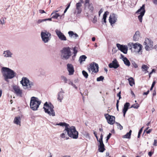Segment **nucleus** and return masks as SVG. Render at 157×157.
<instances>
[{"instance_id":"1","label":"nucleus","mask_w":157,"mask_h":157,"mask_svg":"<svg viewBox=\"0 0 157 157\" xmlns=\"http://www.w3.org/2000/svg\"><path fill=\"white\" fill-rule=\"evenodd\" d=\"M2 70L4 79L7 82H9V79L13 78L16 75V73L13 71L8 67H2Z\"/></svg>"},{"instance_id":"2","label":"nucleus","mask_w":157,"mask_h":157,"mask_svg":"<svg viewBox=\"0 0 157 157\" xmlns=\"http://www.w3.org/2000/svg\"><path fill=\"white\" fill-rule=\"evenodd\" d=\"M67 132V134L69 137L74 139H76L78 138V132L76 130L75 127L74 126H70L64 132Z\"/></svg>"},{"instance_id":"3","label":"nucleus","mask_w":157,"mask_h":157,"mask_svg":"<svg viewBox=\"0 0 157 157\" xmlns=\"http://www.w3.org/2000/svg\"><path fill=\"white\" fill-rule=\"evenodd\" d=\"M60 52L61 58L63 60L68 59L72 55L71 48L69 47L63 48Z\"/></svg>"},{"instance_id":"4","label":"nucleus","mask_w":157,"mask_h":157,"mask_svg":"<svg viewBox=\"0 0 157 157\" xmlns=\"http://www.w3.org/2000/svg\"><path fill=\"white\" fill-rule=\"evenodd\" d=\"M54 108L53 105L51 102L48 103L47 102H46L44 104L43 108L45 112L49 115L53 117L55 116V112L53 109Z\"/></svg>"},{"instance_id":"5","label":"nucleus","mask_w":157,"mask_h":157,"mask_svg":"<svg viewBox=\"0 0 157 157\" xmlns=\"http://www.w3.org/2000/svg\"><path fill=\"white\" fill-rule=\"evenodd\" d=\"M41 102V101H39L38 98L34 97H31L30 102V108L33 110H37Z\"/></svg>"},{"instance_id":"6","label":"nucleus","mask_w":157,"mask_h":157,"mask_svg":"<svg viewBox=\"0 0 157 157\" xmlns=\"http://www.w3.org/2000/svg\"><path fill=\"white\" fill-rule=\"evenodd\" d=\"M20 82L24 89L29 90L31 89V87L34 85L33 82L30 81L26 77H23Z\"/></svg>"},{"instance_id":"7","label":"nucleus","mask_w":157,"mask_h":157,"mask_svg":"<svg viewBox=\"0 0 157 157\" xmlns=\"http://www.w3.org/2000/svg\"><path fill=\"white\" fill-rule=\"evenodd\" d=\"M40 35L42 40L44 43H48L51 38V33L46 30L44 32H41Z\"/></svg>"},{"instance_id":"8","label":"nucleus","mask_w":157,"mask_h":157,"mask_svg":"<svg viewBox=\"0 0 157 157\" xmlns=\"http://www.w3.org/2000/svg\"><path fill=\"white\" fill-rule=\"evenodd\" d=\"M145 12V5L143 4L136 12V13H138L140 14L138 16V18L140 22H142V18Z\"/></svg>"},{"instance_id":"9","label":"nucleus","mask_w":157,"mask_h":157,"mask_svg":"<svg viewBox=\"0 0 157 157\" xmlns=\"http://www.w3.org/2000/svg\"><path fill=\"white\" fill-rule=\"evenodd\" d=\"M144 45H146L144 48L147 51H149L153 48V42L151 41L150 39L146 38Z\"/></svg>"},{"instance_id":"10","label":"nucleus","mask_w":157,"mask_h":157,"mask_svg":"<svg viewBox=\"0 0 157 157\" xmlns=\"http://www.w3.org/2000/svg\"><path fill=\"white\" fill-rule=\"evenodd\" d=\"M116 46L118 49L124 54H126L127 53L128 48L126 45H121L119 44H117Z\"/></svg>"},{"instance_id":"11","label":"nucleus","mask_w":157,"mask_h":157,"mask_svg":"<svg viewBox=\"0 0 157 157\" xmlns=\"http://www.w3.org/2000/svg\"><path fill=\"white\" fill-rule=\"evenodd\" d=\"M129 45H133V48L136 52H139L142 50V46L141 44H139L137 43L134 44L132 43H129Z\"/></svg>"},{"instance_id":"12","label":"nucleus","mask_w":157,"mask_h":157,"mask_svg":"<svg viewBox=\"0 0 157 157\" xmlns=\"http://www.w3.org/2000/svg\"><path fill=\"white\" fill-rule=\"evenodd\" d=\"M90 67L92 72L96 73L98 71L99 67L97 63L95 62L92 63L90 64Z\"/></svg>"},{"instance_id":"13","label":"nucleus","mask_w":157,"mask_h":157,"mask_svg":"<svg viewBox=\"0 0 157 157\" xmlns=\"http://www.w3.org/2000/svg\"><path fill=\"white\" fill-rule=\"evenodd\" d=\"M117 15L113 13L110 14L109 17V21L111 25L117 21Z\"/></svg>"},{"instance_id":"14","label":"nucleus","mask_w":157,"mask_h":157,"mask_svg":"<svg viewBox=\"0 0 157 157\" xmlns=\"http://www.w3.org/2000/svg\"><path fill=\"white\" fill-rule=\"evenodd\" d=\"M84 6L85 8H87L90 11V12H93L94 10V7L92 4L90 2L89 0H85Z\"/></svg>"},{"instance_id":"15","label":"nucleus","mask_w":157,"mask_h":157,"mask_svg":"<svg viewBox=\"0 0 157 157\" xmlns=\"http://www.w3.org/2000/svg\"><path fill=\"white\" fill-rule=\"evenodd\" d=\"M55 32L59 38L61 40L65 41L67 38L65 35L60 30L56 29Z\"/></svg>"},{"instance_id":"16","label":"nucleus","mask_w":157,"mask_h":157,"mask_svg":"<svg viewBox=\"0 0 157 157\" xmlns=\"http://www.w3.org/2000/svg\"><path fill=\"white\" fill-rule=\"evenodd\" d=\"M13 88L14 90V93L18 96L22 97V90H20V88L17 86H14Z\"/></svg>"},{"instance_id":"17","label":"nucleus","mask_w":157,"mask_h":157,"mask_svg":"<svg viewBox=\"0 0 157 157\" xmlns=\"http://www.w3.org/2000/svg\"><path fill=\"white\" fill-rule=\"evenodd\" d=\"M119 65L117 60L116 59H114L112 62L109 64V67L110 68H113L116 69L119 67Z\"/></svg>"},{"instance_id":"18","label":"nucleus","mask_w":157,"mask_h":157,"mask_svg":"<svg viewBox=\"0 0 157 157\" xmlns=\"http://www.w3.org/2000/svg\"><path fill=\"white\" fill-rule=\"evenodd\" d=\"M67 69L69 72V75H72L74 72V69L73 65L70 63H68L67 64Z\"/></svg>"},{"instance_id":"19","label":"nucleus","mask_w":157,"mask_h":157,"mask_svg":"<svg viewBox=\"0 0 157 157\" xmlns=\"http://www.w3.org/2000/svg\"><path fill=\"white\" fill-rule=\"evenodd\" d=\"M82 5L80 2L77 3L76 5V8L75 10V13L79 14L82 12V8H81Z\"/></svg>"},{"instance_id":"20","label":"nucleus","mask_w":157,"mask_h":157,"mask_svg":"<svg viewBox=\"0 0 157 157\" xmlns=\"http://www.w3.org/2000/svg\"><path fill=\"white\" fill-rule=\"evenodd\" d=\"M98 150L100 152H103L105 150V145L103 142H99L98 145Z\"/></svg>"},{"instance_id":"21","label":"nucleus","mask_w":157,"mask_h":157,"mask_svg":"<svg viewBox=\"0 0 157 157\" xmlns=\"http://www.w3.org/2000/svg\"><path fill=\"white\" fill-rule=\"evenodd\" d=\"M130 105V104L128 102H126L124 105V108L123 109V116L125 117V114L126 112L128 110V107Z\"/></svg>"},{"instance_id":"22","label":"nucleus","mask_w":157,"mask_h":157,"mask_svg":"<svg viewBox=\"0 0 157 157\" xmlns=\"http://www.w3.org/2000/svg\"><path fill=\"white\" fill-rule=\"evenodd\" d=\"M56 125H59L61 126H64L65 129L63 130V132H64L67 130V129L68 127L70 126L69 124H68L66 123L65 122H61L59 123H56Z\"/></svg>"},{"instance_id":"23","label":"nucleus","mask_w":157,"mask_h":157,"mask_svg":"<svg viewBox=\"0 0 157 157\" xmlns=\"http://www.w3.org/2000/svg\"><path fill=\"white\" fill-rule=\"evenodd\" d=\"M63 98V92H59L57 94V100L60 102H62Z\"/></svg>"},{"instance_id":"24","label":"nucleus","mask_w":157,"mask_h":157,"mask_svg":"<svg viewBox=\"0 0 157 157\" xmlns=\"http://www.w3.org/2000/svg\"><path fill=\"white\" fill-rule=\"evenodd\" d=\"M3 54L4 55V56L6 57H11L13 55L12 53L9 50L4 51Z\"/></svg>"},{"instance_id":"25","label":"nucleus","mask_w":157,"mask_h":157,"mask_svg":"<svg viewBox=\"0 0 157 157\" xmlns=\"http://www.w3.org/2000/svg\"><path fill=\"white\" fill-rule=\"evenodd\" d=\"M140 32L139 31H137L136 32L135 34L133 36V40L135 41L138 40L140 37Z\"/></svg>"},{"instance_id":"26","label":"nucleus","mask_w":157,"mask_h":157,"mask_svg":"<svg viewBox=\"0 0 157 157\" xmlns=\"http://www.w3.org/2000/svg\"><path fill=\"white\" fill-rule=\"evenodd\" d=\"M73 53L74 54L72 56V60H74L75 59V58L77 53L78 52V48L76 47H75L73 48Z\"/></svg>"},{"instance_id":"27","label":"nucleus","mask_w":157,"mask_h":157,"mask_svg":"<svg viewBox=\"0 0 157 157\" xmlns=\"http://www.w3.org/2000/svg\"><path fill=\"white\" fill-rule=\"evenodd\" d=\"M108 123L110 124L113 125L114 123H115V118H106Z\"/></svg>"},{"instance_id":"28","label":"nucleus","mask_w":157,"mask_h":157,"mask_svg":"<svg viewBox=\"0 0 157 157\" xmlns=\"http://www.w3.org/2000/svg\"><path fill=\"white\" fill-rule=\"evenodd\" d=\"M132 132V130H130L125 135L123 136V137L127 139H130L131 137Z\"/></svg>"},{"instance_id":"29","label":"nucleus","mask_w":157,"mask_h":157,"mask_svg":"<svg viewBox=\"0 0 157 157\" xmlns=\"http://www.w3.org/2000/svg\"><path fill=\"white\" fill-rule=\"evenodd\" d=\"M128 80L129 82L130 85L132 86H133V85L135 84V82L134 78L132 77H130L128 79Z\"/></svg>"},{"instance_id":"30","label":"nucleus","mask_w":157,"mask_h":157,"mask_svg":"<svg viewBox=\"0 0 157 157\" xmlns=\"http://www.w3.org/2000/svg\"><path fill=\"white\" fill-rule=\"evenodd\" d=\"M86 58L85 55H82L79 57L78 61L81 63L82 62L85 61Z\"/></svg>"},{"instance_id":"31","label":"nucleus","mask_w":157,"mask_h":157,"mask_svg":"<svg viewBox=\"0 0 157 157\" xmlns=\"http://www.w3.org/2000/svg\"><path fill=\"white\" fill-rule=\"evenodd\" d=\"M21 118H14L13 121L14 123L21 126Z\"/></svg>"},{"instance_id":"32","label":"nucleus","mask_w":157,"mask_h":157,"mask_svg":"<svg viewBox=\"0 0 157 157\" xmlns=\"http://www.w3.org/2000/svg\"><path fill=\"white\" fill-rule=\"evenodd\" d=\"M123 62L124 64L128 67H129L130 65V63L126 57H125L124 59Z\"/></svg>"},{"instance_id":"33","label":"nucleus","mask_w":157,"mask_h":157,"mask_svg":"<svg viewBox=\"0 0 157 157\" xmlns=\"http://www.w3.org/2000/svg\"><path fill=\"white\" fill-rule=\"evenodd\" d=\"M51 15L52 16V18L55 19H57L58 17L60 16V15L59 13L52 12Z\"/></svg>"},{"instance_id":"34","label":"nucleus","mask_w":157,"mask_h":157,"mask_svg":"<svg viewBox=\"0 0 157 157\" xmlns=\"http://www.w3.org/2000/svg\"><path fill=\"white\" fill-rule=\"evenodd\" d=\"M68 83L69 85H71L73 87L75 88V89H77V87L76 86V85L75 84H74L73 83V82L71 81L70 80H68Z\"/></svg>"},{"instance_id":"35","label":"nucleus","mask_w":157,"mask_h":157,"mask_svg":"<svg viewBox=\"0 0 157 157\" xmlns=\"http://www.w3.org/2000/svg\"><path fill=\"white\" fill-rule=\"evenodd\" d=\"M106 12H105L103 15V17L102 18V21L105 23H106V18L107 17V14Z\"/></svg>"},{"instance_id":"36","label":"nucleus","mask_w":157,"mask_h":157,"mask_svg":"<svg viewBox=\"0 0 157 157\" xmlns=\"http://www.w3.org/2000/svg\"><path fill=\"white\" fill-rule=\"evenodd\" d=\"M149 68L146 65L144 64L142 66V68L143 69V71H147V70Z\"/></svg>"},{"instance_id":"37","label":"nucleus","mask_w":157,"mask_h":157,"mask_svg":"<svg viewBox=\"0 0 157 157\" xmlns=\"http://www.w3.org/2000/svg\"><path fill=\"white\" fill-rule=\"evenodd\" d=\"M82 74L86 78H87L88 77V75L87 73L85 71L83 70L82 71Z\"/></svg>"},{"instance_id":"38","label":"nucleus","mask_w":157,"mask_h":157,"mask_svg":"<svg viewBox=\"0 0 157 157\" xmlns=\"http://www.w3.org/2000/svg\"><path fill=\"white\" fill-rule=\"evenodd\" d=\"M61 78L63 80L65 83H68V80L67 79V78L65 76H61Z\"/></svg>"},{"instance_id":"39","label":"nucleus","mask_w":157,"mask_h":157,"mask_svg":"<svg viewBox=\"0 0 157 157\" xmlns=\"http://www.w3.org/2000/svg\"><path fill=\"white\" fill-rule=\"evenodd\" d=\"M143 128H144V127H143L139 130V132H138V136H137L138 138H139L140 137V136L142 132Z\"/></svg>"},{"instance_id":"40","label":"nucleus","mask_w":157,"mask_h":157,"mask_svg":"<svg viewBox=\"0 0 157 157\" xmlns=\"http://www.w3.org/2000/svg\"><path fill=\"white\" fill-rule=\"evenodd\" d=\"M139 106L138 104L136 103L132 105L130 108H134L135 109H137L139 107Z\"/></svg>"},{"instance_id":"41","label":"nucleus","mask_w":157,"mask_h":157,"mask_svg":"<svg viewBox=\"0 0 157 157\" xmlns=\"http://www.w3.org/2000/svg\"><path fill=\"white\" fill-rule=\"evenodd\" d=\"M74 33H74L73 31H70L68 32V34H69V36L71 37H74Z\"/></svg>"},{"instance_id":"42","label":"nucleus","mask_w":157,"mask_h":157,"mask_svg":"<svg viewBox=\"0 0 157 157\" xmlns=\"http://www.w3.org/2000/svg\"><path fill=\"white\" fill-rule=\"evenodd\" d=\"M104 79V77L102 76H100L97 78V81L98 82L102 81Z\"/></svg>"},{"instance_id":"43","label":"nucleus","mask_w":157,"mask_h":157,"mask_svg":"<svg viewBox=\"0 0 157 157\" xmlns=\"http://www.w3.org/2000/svg\"><path fill=\"white\" fill-rule=\"evenodd\" d=\"M115 124H117V126L119 127V128L120 130H121L123 129V126L121 125V124L119 123H118L117 122H115Z\"/></svg>"},{"instance_id":"44","label":"nucleus","mask_w":157,"mask_h":157,"mask_svg":"<svg viewBox=\"0 0 157 157\" xmlns=\"http://www.w3.org/2000/svg\"><path fill=\"white\" fill-rule=\"evenodd\" d=\"M105 118H115V117L113 116H110L108 114H105Z\"/></svg>"},{"instance_id":"45","label":"nucleus","mask_w":157,"mask_h":157,"mask_svg":"<svg viewBox=\"0 0 157 157\" xmlns=\"http://www.w3.org/2000/svg\"><path fill=\"white\" fill-rule=\"evenodd\" d=\"M132 66L134 67L135 68H137L138 67L137 65L134 61H133L132 62Z\"/></svg>"},{"instance_id":"46","label":"nucleus","mask_w":157,"mask_h":157,"mask_svg":"<svg viewBox=\"0 0 157 157\" xmlns=\"http://www.w3.org/2000/svg\"><path fill=\"white\" fill-rule=\"evenodd\" d=\"M103 135L102 133H101L100 138L99 139V142H103Z\"/></svg>"},{"instance_id":"47","label":"nucleus","mask_w":157,"mask_h":157,"mask_svg":"<svg viewBox=\"0 0 157 157\" xmlns=\"http://www.w3.org/2000/svg\"><path fill=\"white\" fill-rule=\"evenodd\" d=\"M44 21H45V20L44 19H39V20H38V21H37V24H40V23L43 22H44Z\"/></svg>"},{"instance_id":"48","label":"nucleus","mask_w":157,"mask_h":157,"mask_svg":"<svg viewBox=\"0 0 157 157\" xmlns=\"http://www.w3.org/2000/svg\"><path fill=\"white\" fill-rule=\"evenodd\" d=\"M66 133H65L63 131V132L61 134V135H60V137L62 138H65V134Z\"/></svg>"},{"instance_id":"49","label":"nucleus","mask_w":157,"mask_h":157,"mask_svg":"<svg viewBox=\"0 0 157 157\" xmlns=\"http://www.w3.org/2000/svg\"><path fill=\"white\" fill-rule=\"evenodd\" d=\"M0 24L2 25H4L5 23V21L3 18L2 19V20L0 19Z\"/></svg>"},{"instance_id":"50","label":"nucleus","mask_w":157,"mask_h":157,"mask_svg":"<svg viewBox=\"0 0 157 157\" xmlns=\"http://www.w3.org/2000/svg\"><path fill=\"white\" fill-rule=\"evenodd\" d=\"M153 145L155 146H157V140H154V142L153 144Z\"/></svg>"},{"instance_id":"51","label":"nucleus","mask_w":157,"mask_h":157,"mask_svg":"<svg viewBox=\"0 0 157 157\" xmlns=\"http://www.w3.org/2000/svg\"><path fill=\"white\" fill-rule=\"evenodd\" d=\"M121 91H120L118 93V94H117V96H118L119 97V99L118 100H119L121 98Z\"/></svg>"},{"instance_id":"52","label":"nucleus","mask_w":157,"mask_h":157,"mask_svg":"<svg viewBox=\"0 0 157 157\" xmlns=\"http://www.w3.org/2000/svg\"><path fill=\"white\" fill-rule=\"evenodd\" d=\"M111 136L112 134L110 133H109V134L106 136V138H107V139H109Z\"/></svg>"},{"instance_id":"53","label":"nucleus","mask_w":157,"mask_h":157,"mask_svg":"<svg viewBox=\"0 0 157 157\" xmlns=\"http://www.w3.org/2000/svg\"><path fill=\"white\" fill-rule=\"evenodd\" d=\"M152 130V129H150L149 130H147V131H146L145 132H146V133L148 134L150 133L151 132Z\"/></svg>"},{"instance_id":"54","label":"nucleus","mask_w":157,"mask_h":157,"mask_svg":"<svg viewBox=\"0 0 157 157\" xmlns=\"http://www.w3.org/2000/svg\"><path fill=\"white\" fill-rule=\"evenodd\" d=\"M153 154V152H152L151 151H150L148 152V155L149 156L151 157Z\"/></svg>"},{"instance_id":"55","label":"nucleus","mask_w":157,"mask_h":157,"mask_svg":"<svg viewBox=\"0 0 157 157\" xmlns=\"http://www.w3.org/2000/svg\"><path fill=\"white\" fill-rule=\"evenodd\" d=\"M103 10L102 9H101L100 10V11L99 12V13H98L99 16H100L101 14V13H102L103 12Z\"/></svg>"},{"instance_id":"56","label":"nucleus","mask_w":157,"mask_h":157,"mask_svg":"<svg viewBox=\"0 0 157 157\" xmlns=\"http://www.w3.org/2000/svg\"><path fill=\"white\" fill-rule=\"evenodd\" d=\"M39 12L40 13H45L44 11L43 10H39Z\"/></svg>"},{"instance_id":"57","label":"nucleus","mask_w":157,"mask_h":157,"mask_svg":"<svg viewBox=\"0 0 157 157\" xmlns=\"http://www.w3.org/2000/svg\"><path fill=\"white\" fill-rule=\"evenodd\" d=\"M119 100H117V104H116V107H117V109L118 110V103H119Z\"/></svg>"},{"instance_id":"58","label":"nucleus","mask_w":157,"mask_h":157,"mask_svg":"<svg viewBox=\"0 0 157 157\" xmlns=\"http://www.w3.org/2000/svg\"><path fill=\"white\" fill-rule=\"evenodd\" d=\"M155 72V70L154 69H153L152 70V71L149 74V78H150V75L152 74V73L153 72Z\"/></svg>"},{"instance_id":"59","label":"nucleus","mask_w":157,"mask_h":157,"mask_svg":"<svg viewBox=\"0 0 157 157\" xmlns=\"http://www.w3.org/2000/svg\"><path fill=\"white\" fill-rule=\"evenodd\" d=\"M152 1L155 5H157V0H153Z\"/></svg>"},{"instance_id":"60","label":"nucleus","mask_w":157,"mask_h":157,"mask_svg":"<svg viewBox=\"0 0 157 157\" xmlns=\"http://www.w3.org/2000/svg\"><path fill=\"white\" fill-rule=\"evenodd\" d=\"M78 36V34H76V33H75L74 35V38H75V39H76Z\"/></svg>"},{"instance_id":"61","label":"nucleus","mask_w":157,"mask_h":157,"mask_svg":"<svg viewBox=\"0 0 157 157\" xmlns=\"http://www.w3.org/2000/svg\"><path fill=\"white\" fill-rule=\"evenodd\" d=\"M149 91L148 90L147 92H144L143 94V95H147L149 93Z\"/></svg>"},{"instance_id":"62","label":"nucleus","mask_w":157,"mask_h":157,"mask_svg":"<svg viewBox=\"0 0 157 157\" xmlns=\"http://www.w3.org/2000/svg\"><path fill=\"white\" fill-rule=\"evenodd\" d=\"M128 46L129 47V49H131L133 47V45H129V43L128 44Z\"/></svg>"},{"instance_id":"63","label":"nucleus","mask_w":157,"mask_h":157,"mask_svg":"<svg viewBox=\"0 0 157 157\" xmlns=\"http://www.w3.org/2000/svg\"><path fill=\"white\" fill-rule=\"evenodd\" d=\"M144 153H143V152L142 151H140L139 153V155L140 156V157L143 155Z\"/></svg>"},{"instance_id":"64","label":"nucleus","mask_w":157,"mask_h":157,"mask_svg":"<svg viewBox=\"0 0 157 157\" xmlns=\"http://www.w3.org/2000/svg\"><path fill=\"white\" fill-rule=\"evenodd\" d=\"M155 83H156L155 81H153L152 82V84L151 85V86L154 87V86L155 84Z\"/></svg>"}]
</instances>
